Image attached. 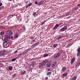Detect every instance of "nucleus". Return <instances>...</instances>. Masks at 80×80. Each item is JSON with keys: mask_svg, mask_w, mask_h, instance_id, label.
<instances>
[{"mask_svg": "<svg viewBox=\"0 0 80 80\" xmlns=\"http://www.w3.org/2000/svg\"><path fill=\"white\" fill-rule=\"evenodd\" d=\"M29 7H30V6H29L28 5V6H26V8H28Z\"/></svg>", "mask_w": 80, "mask_h": 80, "instance_id": "47", "label": "nucleus"}, {"mask_svg": "<svg viewBox=\"0 0 80 80\" xmlns=\"http://www.w3.org/2000/svg\"><path fill=\"white\" fill-rule=\"evenodd\" d=\"M4 31H2V32H1L0 33V35H2L4 34Z\"/></svg>", "mask_w": 80, "mask_h": 80, "instance_id": "23", "label": "nucleus"}, {"mask_svg": "<svg viewBox=\"0 0 80 80\" xmlns=\"http://www.w3.org/2000/svg\"><path fill=\"white\" fill-rule=\"evenodd\" d=\"M43 3L42 1H41L39 2H38V5H41Z\"/></svg>", "mask_w": 80, "mask_h": 80, "instance_id": "14", "label": "nucleus"}, {"mask_svg": "<svg viewBox=\"0 0 80 80\" xmlns=\"http://www.w3.org/2000/svg\"><path fill=\"white\" fill-rule=\"evenodd\" d=\"M35 62H33L31 64V66H32L33 67H34V65H35Z\"/></svg>", "mask_w": 80, "mask_h": 80, "instance_id": "31", "label": "nucleus"}, {"mask_svg": "<svg viewBox=\"0 0 80 80\" xmlns=\"http://www.w3.org/2000/svg\"><path fill=\"white\" fill-rule=\"evenodd\" d=\"M0 67H2V68H3V66H0Z\"/></svg>", "mask_w": 80, "mask_h": 80, "instance_id": "55", "label": "nucleus"}, {"mask_svg": "<svg viewBox=\"0 0 80 80\" xmlns=\"http://www.w3.org/2000/svg\"><path fill=\"white\" fill-rule=\"evenodd\" d=\"M9 18H12V17H12V16H11V15H10L9 16Z\"/></svg>", "mask_w": 80, "mask_h": 80, "instance_id": "42", "label": "nucleus"}, {"mask_svg": "<svg viewBox=\"0 0 80 80\" xmlns=\"http://www.w3.org/2000/svg\"><path fill=\"white\" fill-rule=\"evenodd\" d=\"M18 52V51H16L15 52H14V54H15V53H17Z\"/></svg>", "mask_w": 80, "mask_h": 80, "instance_id": "43", "label": "nucleus"}, {"mask_svg": "<svg viewBox=\"0 0 80 80\" xmlns=\"http://www.w3.org/2000/svg\"><path fill=\"white\" fill-rule=\"evenodd\" d=\"M11 38H12V39H13V36H12L11 37Z\"/></svg>", "mask_w": 80, "mask_h": 80, "instance_id": "48", "label": "nucleus"}, {"mask_svg": "<svg viewBox=\"0 0 80 80\" xmlns=\"http://www.w3.org/2000/svg\"><path fill=\"white\" fill-rule=\"evenodd\" d=\"M36 12H34L32 14V16H36Z\"/></svg>", "mask_w": 80, "mask_h": 80, "instance_id": "28", "label": "nucleus"}, {"mask_svg": "<svg viewBox=\"0 0 80 80\" xmlns=\"http://www.w3.org/2000/svg\"><path fill=\"white\" fill-rule=\"evenodd\" d=\"M51 73H52L51 72H48L47 73V75L49 76V75H51Z\"/></svg>", "mask_w": 80, "mask_h": 80, "instance_id": "22", "label": "nucleus"}, {"mask_svg": "<svg viewBox=\"0 0 80 80\" xmlns=\"http://www.w3.org/2000/svg\"><path fill=\"white\" fill-rule=\"evenodd\" d=\"M6 53V51L5 50H3L2 51L0 52V57H2L4 56Z\"/></svg>", "mask_w": 80, "mask_h": 80, "instance_id": "3", "label": "nucleus"}, {"mask_svg": "<svg viewBox=\"0 0 80 80\" xmlns=\"http://www.w3.org/2000/svg\"><path fill=\"white\" fill-rule=\"evenodd\" d=\"M67 75V73H66L64 74H63V75H62V76L64 77H66Z\"/></svg>", "mask_w": 80, "mask_h": 80, "instance_id": "25", "label": "nucleus"}, {"mask_svg": "<svg viewBox=\"0 0 80 80\" xmlns=\"http://www.w3.org/2000/svg\"><path fill=\"white\" fill-rule=\"evenodd\" d=\"M56 62L53 63L52 64V67H55V66L56 65Z\"/></svg>", "mask_w": 80, "mask_h": 80, "instance_id": "19", "label": "nucleus"}, {"mask_svg": "<svg viewBox=\"0 0 80 80\" xmlns=\"http://www.w3.org/2000/svg\"><path fill=\"white\" fill-rule=\"evenodd\" d=\"M39 42H37L35 44H34L36 46H37L39 44Z\"/></svg>", "mask_w": 80, "mask_h": 80, "instance_id": "21", "label": "nucleus"}, {"mask_svg": "<svg viewBox=\"0 0 80 80\" xmlns=\"http://www.w3.org/2000/svg\"><path fill=\"white\" fill-rule=\"evenodd\" d=\"M47 48H46V49H47Z\"/></svg>", "mask_w": 80, "mask_h": 80, "instance_id": "56", "label": "nucleus"}, {"mask_svg": "<svg viewBox=\"0 0 80 80\" xmlns=\"http://www.w3.org/2000/svg\"><path fill=\"white\" fill-rule=\"evenodd\" d=\"M58 44H54L53 45V48L55 49L58 48Z\"/></svg>", "mask_w": 80, "mask_h": 80, "instance_id": "8", "label": "nucleus"}, {"mask_svg": "<svg viewBox=\"0 0 80 80\" xmlns=\"http://www.w3.org/2000/svg\"><path fill=\"white\" fill-rule=\"evenodd\" d=\"M35 40H32V42H35Z\"/></svg>", "mask_w": 80, "mask_h": 80, "instance_id": "51", "label": "nucleus"}, {"mask_svg": "<svg viewBox=\"0 0 80 80\" xmlns=\"http://www.w3.org/2000/svg\"><path fill=\"white\" fill-rule=\"evenodd\" d=\"M45 79H46V80H48V77H47L45 78Z\"/></svg>", "mask_w": 80, "mask_h": 80, "instance_id": "39", "label": "nucleus"}, {"mask_svg": "<svg viewBox=\"0 0 80 80\" xmlns=\"http://www.w3.org/2000/svg\"><path fill=\"white\" fill-rule=\"evenodd\" d=\"M62 38V36H59V37H58L57 39L58 40H59V39H61Z\"/></svg>", "mask_w": 80, "mask_h": 80, "instance_id": "27", "label": "nucleus"}, {"mask_svg": "<svg viewBox=\"0 0 80 80\" xmlns=\"http://www.w3.org/2000/svg\"><path fill=\"white\" fill-rule=\"evenodd\" d=\"M10 35L9 34H7L5 36L4 38L8 39H10Z\"/></svg>", "mask_w": 80, "mask_h": 80, "instance_id": "5", "label": "nucleus"}, {"mask_svg": "<svg viewBox=\"0 0 80 80\" xmlns=\"http://www.w3.org/2000/svg\"><path fill=\"white\" fill-rule=\"evenodd\" d=\"M45 22H43L41 24V25H42L43 24H44Z\"/></svg>", "mask_w": 80, "mask_h": 80, "instance_id": "40", "label": "nucleus"}, {"mask_svg": "<svg viewBox=\"0 0 80 80\" xmlns=\"http://www.w3.org/2000/svg\"><path fill=\"white\" fill-rule=\"evenodd\" d=\"M75 60V57H74L73 58L71 59V65H72L74 63V61Z\"/></svg>", "mask_w": 80, "mask_h": 80, "instance_id": "6", "label": "nucleus"}, {"mask_svg": "<svg viewBox=\"0 0 80 80\" xmlns=\"http://www.w3.org/2000/svg\"><path fill=\"white\" fill-rule=\"evenodd\" d=\"M9 1H12L13 0H8Z\"/></svg>", "mask_w": 80, "mask_h": 80, "instance_id": "54", "label": "nucleus"}, {"mask_svg": "<svg viewBox=\"0 0 80 80\" xmlns=\"http://www.w3.org/2000/svg\"><path fill=\"white\" fill-rule=\"evenodd\" d=\"M66 67H63L62 68V71L63 72H64L65 71H66Z\"/></svg>", "mask_w": 80, "mask_h": 80, "instance_id": "11", "label": "nucleus"}, {"mask_svg": "<svg viewBox=\"0 0 80 80\" xmlns=\"http://www.w3.org/2000/svg\"><path fill=\"white\" fill-rule=\"evenodd\" d=\"M12 27H10L8 30V31H6V33H8V32H9V31H12Z\"/></svg>", "mask_w": 80, "mask_h": 80, "instance_id": "10", "label": "nucleus"}, {"mask_svg": "<svg viewBox=\"0 0 80 80\" xmlns=\"http://www.w3.org/2000/svg\"><path fill=\"white\" fill-rule=\"evenodd\" d=\"M16 75V74H13L12 75V78H14V77H15Z\"/></svg>", "mask_w": 80, "mask_h": 80, "instance_id": "33", "label": "nucleus"}, {"mask_svg": "<svg viewBox=\"0 0 80 80\" xmlns=\"http://www.w3.org/2000/svg\"><path fill=\"white\" fill-rule=\"evenodd\" d=\"M19 57H17L16 59H18V58H19Z\"/></svg>", "mask_w": 80, "mask_h": 80, "instance_id": "53", "label": "nucleus"}, {"mask_svg": "<svg viewBox=\"0 0 80 80\" xmlns=\"http://www.w3.org/2000/svg\"><path fill=\"white\" fill-rule=\"evenodd\" d=\"M7 34H9L10 35H13V32L12 31H8V33H6Z\"/></svg>", "mask_w": 80, "mask_h": 80, "instance_id": "9", "label": "nucleus"}, {"mask_svg": "<svg viewBox=\"0 0 80 80\" xmlns=\"http://www.w3.org/2000/svg\"><path fill=\"white\" fill-rule=\"evenodd\" d=\"M35 4H38V2L37 1H35Z\"/></svg>", "mask_w": 80, "mask_h": 80, "instance_id": "41", "label": "nucleus"}, {"mask_svg": "<svg viewBox=\"0 0 80 80\" xmlns=\"http://www.w3.org/2000/svg\"><path fill=\"white\" fill-rule=\"evenodd\" d=\"M30 50H31V49L28 48L27 50H26L25 52H25V53H27L28 52V51H30Z\"/></svg>", "mask_w": 80, "mask_h": 80, "instance_id": "13", "label": "nucleus"}, {"mask_svg": "<svg viewBox=\"0 0 80 80\" xmlns=\"http://www.w3.org/2000/svg\"><path fill=\"white\" fill-rule=\"evenodd\" d=\"M18 37V36L17 34H15L14 36V39L17 38Z\"/></svg>", "mask_w": 80, "mask_h": 80, "instance_id": "16", "label": "nucleus"}, {"mask_svg": "<svg viewBox=\"0 0 80 80\" xmlns=\"http://www.w3.org/2000/svg\"><path fill=\"white\" fill-rule=\"evenodd\" d=\"M78 9V7H75L74 8H73V10L74 11H76Z\"/></svg>", "mask_w": 80, "mask_h": 80, "instance_id": "20", "label": "nucleus"}, {"mask_svg": "<svg viewBox=\"0 0 80 80\" xmlns=\"http://www.w3.org/2000/svg\"><path fill=\"white\" fill-rule=\"evenodd\" d=\"M26 72V71H24L23 72H22V75H24L25 73V72Z\"/></svg>", "mask_w": 80, "mask_h": 80, "instance_id": "30", "label": "nucleus"}, {"mask_svg": "<svg viewBox=\"0 0 80 80\" xmlns=\"http://www.w3.org/2000/svg\"><path fill=\"white\" fill-rule=\"evenodd\" d=\"M61 55V53L60 52H58L57 53L56 55L54 56V58H58Z\"/></svg>", "mask_w": 80, "mask_h": 80, "instance_id": "4", "label": "nucleus"}, {"mask_svg": "<svg viewBox=\"0 0 80 80\" xmlns=\"http://www.w3.org/2000/svg\"><path fill=\"white\" fill-rule=\"evenodd\" d=\"M48 56V55L47 54H45L44 55H43V57H46Z\"/></svg>", "mask_w": 80, "mask_h": 80, "instance_id": "26", "label": "nucleus"}, {"mask_svg": "<svg viewBox=\"0 0 80 80\" xmlns=\"http://www.w3.org/2000/svg\"><path fill=\"white\" fill-rule=\"evenodd\" d=\"M31 39L32 40V39L34 38L33 36H31Z\"/></svg>", "mask_w": 80, "mask_h": 80, "instance_id": "37", "label": "nucleus"}, {"mask_svg": "<svg viewBox=\"0 0 80 80\" xmlns=\"http://www.w3.org/2000/svg\"><path fill=\"white\" fill-rule=\"evenodd\" d=\"M76 67H79L80 65V62L76 64Z\"/></svg>", "mask_w": 80, "mask_h": 80, "instance_id": "24", "label": "nucleus"}, {"mask_svg": "<svg viewBox=\"0 0 80 80\" xmlns=\"http://www.w3.org/2000/svg\"><path fill=\"white\" fill-rule=\"evenodd\" d=\"M12 69H13V68H12V67L11 66H10L8 67L9 70H12Z\"/></svg>", "mask_w": 80, "mask_h": 80, "instance_id": "18", "label": "nucleus"}, {"mask_svg": "<svg viewBox=\"0 0 80 80\" xmlns=\"http://www.w3.org/2000/svg\"><path fill=\"white\" fill-rule=\"evenodd\" d=\"M59 26V24H56L55 26L54 27H53V30H55L56 29H57V28Z\"/></svg>", "mask_w": 80, "mask_h": 80, "instance_id": "7", "label": "nucleus"}, {"mask_svg": "<svg viewBox=\"0 0 80 80\" xmlns=\"http://www.w3.org/2000/svg\"><path fill=\"white\" fill-rule=\"evenodd\" d=\"M11 16H12V17H13V16H15V15H14V14H12V15H10Z\"/></svg>", "mask_w": 80, "mask_h": 80, "instance_id": "45", "label": "nucleus"}, {"mask_svg": "<svg viewBox=\"0 0 80 80\" xmlns=\"http://www.w3.org/2000/svg\"><path fill=\"white\" fill-rule=\"evenodd\" d=\"M50 70V69H48V71H49Z\"/></svg>", "mask_w": 80, "mask_h": 80, "instance_id": "52", "label": "nucleus"}, {"mask_svg": "<svg viewBox=\"0 0 80 80\" xmlns=\"http://www.w3.org/2000/svg\"><path fill=\"white\" fill-rule=\"evenodd\" d=\"M51 65V63L50 62H48L47 63V67H49L50 65Z\"/></svg>", "mask_w": 80, "mask_h": 80, "instance_id": "12", "label": "nucleus"}, {"mask_svg": "<svg viewBox=\"0 0 80 80\" xmlns=\"http://www.w3.org/2000/svg\"><path fill=\"white\" fill-rule=\"evenodd\" d=\"M1 8H0V9Z\"/></svg>", "mask_w": 80, "mask_h": 80, "instance_id": "57", "label": "nucleus"}, {"mask_svg": "<svg viewBox=\"0 0 80 80\" xmlns=\"http://www.w3.org/2000/svg\"><path fill=\"white\" fill-rule=\"evenodd\" d=\"M32 3H30L29 4L28 6H29L30 7L31 6V5H32Z\"/></svg>", "mask_w": 80, "mask_h": 80, "instance_id": "36", "label": "nucleus"}, {"mask_svg": "<svg viewBox=\"0 0 80 80\" xmlns=\"http://www.w3.org/2000/svg\"><path fill=\"white\" fill-rule=\"evenodd\" d=\"M8 38H4V41H5V42H4L5 43H6L8 41Z\"/></svg>", "mask_w": 80, "mask_h": 80, "instance_id": "17", "label": "nucleus"}, {"mask_svg": "<svg viewBox=\"0 0 80 80\" xmlns=\"http://www.w3.org/2000/svg\"><path fill=\"white\" fill-rule=\"evenodd\" d=\"M16 60V58H13V59H12V62H13V61H15Z\"/></svg>", "mask_w": 80, "mask_h": 80, "instance_id": "34", "label": "nucleus"}, {"mask_svg": "<svg viewBox=\"0 0 80 80\" xmlns=\"http://www.w3.org/2000/svg\"><path fill=\"white\" fill-rule=\"evenodd\" d=\"M78 6L80 7V4H78L77 5Z\"/></svg>", "mask_w": 80, "mask_h": 80, "instance_id": "46", "label": "nucleus"}, {"mask_svg": "<svg viewBox=\"0 0 80 80\" xmlns=\"http://www.w3.org/2000/svg\"><path fill=\"white\" fill-rule=\"evenodd\" d=\"M25 52H24L23 53H22V54L24 55L25 54Z\"/></svg>", "mask_w": 80, "mask_h": 80, "instance_id": "49", "label": "nucleus"}, {"mask_svg": "<svg viewBox=\"0 0 80 80\" xmlns=\"http://www.w3.org/2000/svg\"><path fill=\"white\" fill-rule=\"evenodd\" d=\"M28 3V1H27L26 2V3L27 4Z\"/></svg>", "mask_w": 80, "mask_h": 80, "instance_id": "50", "label": "nucleus"}, {"mask_svg": "<svg viewBox=\"0 0 80 80\" xmlns=\"http://www.w3.org/2000/svg\"><path fill=\"white\" fill-rule=\"evenodd\" d=\"M35 46H36L35 45V44H33V45H32V48H34L35 47Z\"/></svg>", "mask_w": 80, "mask_h": 80, "instance_id": "35", "label": "nucleus"}, {"mask_svg": "<svg viewBox=\"0 0 80 80\" xmlns=\"http://www.w3.org/2000/svg\"><path fill=\"white\" fill-rule=\"evenodd\" d=\"M67 28L68 27L67 26H65L63 28H62L61 29H60L59 32H62L65 31L67 29Z\"/></svg>", "mask_w": 80, "mask_h": 80, "instance_id": "2", "label": "nucleus"}, {"mask_svg": "<svg viewBox=\"0 0 80 80\" xmlns=\"http://www.w3.org/2000/svg\"><path fill=\"white\" fill-rule=\"evenodd\" d=\"M78 53H80V48H79L78 49Z\"/></svg>", "mask_w": 80, "mask_h": 80, "instance_id": "32", "label": "nucleus"}, {"mask_svg": "<svg viewBox=\"0 0 80 80\" xmlns=\"http://www.w3.org/2000/svg\"><path fill=\"white\" fill-rule=\"evenodd\" d=\"M77 56L78 57H80V53L78 52L77 54Z\"/></svg>", "mask_w": 80, "mask_h": 80, "instance_id": "29", "label": "nucleus"}, {"mask_svg": "<svg viewBox=\"0 0 80 80\" xmlns=\"http://www.w3.org/2000/svg\"><path fill=\"white\" fill-rule=\"evenodd\" d=\"M77 78V77L76 76H74L72 79L71 80H76Z\"/></svg>", "mask_w": 80, "mask_h": 80, "instance_id": "15", "label": "nucleus"}, {"mask_svg": "<svg viewBox=\"0 0 80 80\" xmlns=\"http://www.w3.org/2000/svg\"><path fill=\"white\" fill-rule=\"evenodd\" d=\"M2 5V2H0V7Z\"/></svg>", "mask_w": 80, "mask_h": 80, "instance_id": "44", "label": "nucleus"}, {"mask_svg": "<svg viewBox=\"0 0 80 80\" xmlns=\"http://www.w3.org/2000/svg\"><path fill=\"white\" fill-rule=\"evenodd\" d=\"M48 62V60H45L43 61L42 62H40L39 64V67L40 68H42L44 66V65L46 64Z\"/></svg>", "mask_w": 80, "mask_h": 80, "instance_id": "1", "label": "nucleus"}, {"mask_svg": "<svg viewBox=\"0 0 80 80\" xmlns=\"http://www.w3.org/2000/svg\"><path fill=\"white\" fill-rule=\"evenodd\" d=\"M21 54L20 53V54H18V57H20V56H21Z\"/></svg>", "mask_w": 80, "mask_h": 80, "instance_id": "38", "label": "nucleus"}]
</instances>
